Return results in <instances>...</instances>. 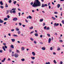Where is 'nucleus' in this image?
<instances>
[{"mask_svg": "<svg viewBox=\"0 0 64 64\" xmlns=\"http://www.w3.org/2000/svg\"><path fill=\"white\" fill-rule=\"evenodd\" d=\"M53 62H54V63H55V64H56V63H57V62H56V60H54L53 61Z\"/></svg>", "mask_w": 64, "mask_h": 64, "instance_id": "nucleus-26", "label": "nucleus"}, {"mask_svg": "<svg viewBox=\"0 0 64 64\" xmlns=\"http://www.w3.org/2000/svg\"><path fill=\"white\" fill-rule=\"evenodd\" d=\"M44 29L45 30H46L47 28V26H44Z\"/></svg>", "mask_w": 64, "mask_h": 64, "instance_id": "nucleus-31", "label": "nucleus"}, {"mask_svg": "<svg viewBox=\"0 0 64 64\" xmlns=\"http://www.w3.org/2000/svg\"><path fill=\"white\" fill-rule=\"evenodd\" d=\"M57 6L58 8H59L60 7V4H58Z\"/></svg>", "mask_w": 64, "mask_h": 64, "instance_id": "nucleus-15", "label": "nucleus"}, {"mask_svg": "<svg viewBox=\"0 0 64 64\" xmlns=\"http://www.w3.org/2000/svg\"><path fill=\"white\" fill-rule=\"evenodd\" d=\"M19 24L20 25V26H21V25H22V24H21V23L20 22L19 23Z\"/></svg>", "mask_w": 64, "mask_h": 64, "instance_id": "nucleus-52", "label": "nucleus"}, {"mask_svg": "<svg viewBox=\"0 0 64 64\" xmlns=\"http://www.w3.org/2000/svg\"><path fill=\"white\" fill-rule=\"evenodd\" d=\"M12 12L13 13H16V10H13L12 11Z\"/></svg>", "mask_w": 64, "mask_h": 64, "instance_id": "nucleus-23", "label": "nucleus"}, {"mask_svg": "<svg viewBox=\"0 0 64 64\" xmlns=\"http://www.w3.org/2000/svg\"><path fill=\"white\" fill-rule=\"evenodd\" d=\"M32 6L33 7H40L41 6V3L39 0H36L34 1V4Z\"/></svg>", "mask_w": 64, "mask_h": 64, "instance_id": "nucleus-1", "label": "nucleus"}, {"mask_svg": "<svg viewBox=\"0 0 64 64\" xmlns=\"http://www.w3.org/2000/svg\"><path fill=\"white\" fill-rule=\"evenodd\" d=\"M13 36L14 37H18V36L16 34H14L13 35Z\"/></svg>", "mask_w": 64, "mask_h": 64, "instance_id": "nucleus-24", "label": "nucleus"}, {"mask_svg": "<svg viewBox=\"0 0 64 64\" xmlns=\"http://www.w3.org/2000/svg\"><path fill=\"white\" fill-rule=\"evenodd\" d=\"M8 35L9 36H11V34H8Z\"/></svg>", "mask_w": 64, "mask_h": 64, "instance_id": "nucleus-64", "label": "nucleus"}, {"mask_svg": "<svg viewBox=\"0 0 64 64\" xmlns=\"http://www.w3.org/2000/svg\"><path fill=\"white\" fill-rule=\"evenodd\" d=\"M4 46L5 48H6V49H7V46Z\"/></svg>", "mask_w": 64, "mask_h": 64, "instance_id": "nucleus-51", "label": "nucleus"}, {"mask_svg": "<svg viewBox=\"0 0 64 64\" xmlns=\"http://www.w3.org/2000/svg\"><path fill=\"white\" fill-rule=\"evenodd\" d=\"M42 37H43V36L42 35H41L40 36V38H42Z\"/></svg>", "mask_w": 64, "mask_h": 64, "instance_id": "nucleus-59", "label": "nucleus"}, {"mask_svg": "<svg viewBox=\"0 0 64 64\" xmlns=\"http://www.w3.org/2000/svg\"><path fill=\"white\" fill-rule=\"evenodd\" d=\"M45 6L47 7V4H42V7H44Z\"/></svg>", "mask_w": 64, "mask_h": 64, "instance_id": "nucleus-2", "label": "nucleus"}, {"mask_svg": "<svg viewBox=\"0 0 64 64\" xmlns=\"http://www.w3.org/2000/svg\"><path fill=\"white\" fill-rule=\"evenodd\" d=\"M59 25V24L58 23H57V24L56 23H54V26H57Z\"/></svg>", "mask_w": 64, "mask_h": 64, "instance_id": "nucleus-4", "label": "nucleus"}, {"mask_svg": "<svg viewBox=\"0 0 64 64\" xmlns=\"http://www.w3.org/2000/svg\"><path fill=\"white\" fill-rule=\"evenodd\" d=\"M62 24H64V20H62Z\"/></svg>", "mask_w": 64, "mask_h": 64, "instance_id": "nucleus-46", "label": "nucleus"}, {"mask_svg": "<svg viewBox=\"0 0 64 64\" xmlns=\"http://www.w3.org/2000/svg\"><path fill=\"white\" fill-rule=\"evenodd\" d=\"M8 2L10 3H11L12 2V0H10Z\"/></svg>", "mask_w": 64, "mask_h": 64, "instance_id": "nucleus-34", "label": "nucleus"}, {"mask_svg": "<svg viewBox=\"0 0 64 64\" xmlns=\"http://www.w3.org/2000/svg\"><path fill=\"white\" fill-rule=\"evenodd\" d=\"M45 64H50V62H46V63Z\"/></svg>", "mask_w": 64, "mask_h": 64, "instance_id": "nucleus-32", "label": "nucleus"}, {"mask_svg": "<svg viewBox=\"0 0 64 64\" xmlns=\"http://www.w3.org/2000/svg\"><path fill=\"white\" fill-rule=\"evenodd\" d=\"M16 31H19V28H16Z\"/></svg>", "mask_w": 64, "mask_h": 64, "instance_id": "nucleus-40", "label": "nucleus"}, {"mask_svg": "<svg viewBox=\"0 0 64 64\" xmlns=\"http://www.w3.org/2000/svg\"><path fill=\"white\" fill-rule=\"evenodd\" d=\"M13 21H17L18 20V18H13L12 19Z\"/></svg>", "mask_w": 64, "mask_h": 64, "instance_id": "nucleus-3", "label": "nucleus"}, {"mask_svg": "<svg viewBox=\"0 0 64 64\" xmlns=\"http://www.w3.org/2000/svg\"><path fill=\"white\" fill-rule=\"evenodd\" d=\"M6 7H8V6L7 5V4H6Z\"/></svg>", "mask_w": 64, "mask_h": 64, "instance_id": "nucleus-33", "label": "nucleus"}, {"mask_svg": "<svg viewBox=\"0 0 64 64\" xmlns=\"http://www.w3.org/2000/svg\"><path fill=\"white\" fill-rule=\"evenodd\" d=\"M50 50H52V47H51L50 48Z\"/></svg>", "mask_w": 64, "mask_h": 64, "instance_id": "nucleus-63", "label": "nucleus"}, {"mask_svg": "<svg viewBox=\"0 0 64 64\" xmlns=\"http://www.w3.org/2000/svg\"><path fill=\"white\" fill-rule=\"evenodd\" d=\"M32 54L33 56H35V53L34 52H32Z\"/></svg>", "mask_w": 64, "mask_h": 64, "instance_id": "nucleus-11", "label": "nucleus"}, {"mask_svg": "<svg viewBox=\"0 0 64 64\" xmlns=\"http://www.w3.org/2000/svg\"><path fill=\"white\" fill-rule=\"evenodd\" d=\"M18 11H21V10H20V9L19 8H18Z\"/></svg>", "mask_w": 64, "mask_h": 64, "instance_id": "nucleus-45", "label": "nucleus"}, {"mask_svg": "<svg viewBox=\"0 0 64 64\" xmlns=\"http://www.w3.org/2000/svg\"><path fill=\"white\" fill-rule=\"evenodd\" d=\"M47 35L48 37H50V34H47Z\"/></svg>", "mask_w": 64, "mask_h": 64, "instance_id": "nucleus-43", "label": "nucleus"}, {"mask_svg": "<svg viewBox=\"0 0 64 64\" xmlns=\"http://www.w3.org/2000/svg\"><path fill=\"white\" fill-rule=\"evenodd\" d=\"M52 19H53V20H55V19H56V18H54V17H52Z\"/></svg>", "mask_w": 64, "mask_h": 64, "instance_id": "nucleus-38", "label": "nucleus"}, {"mask_svg": "<svg viewBox=\"0 0 64 64\" xmlns=\"http://www.w3.org/2000/svg\"><path fill=\"white\" fill-rule=\"evenodd\" d=\"M31 59H32V60H34V59H35V57H31Z\"/></svg>", "mask_w": 64, "mask_h": 64, "instance_id": "nucleus-25", "label": "nucleus"}, {"mask_svg": "<svg viewBox=\"0 0 64 64\" xmlns=\"http://www.w3.org/2000/svg\"><path fill=\"white\" fill-rule=\"evenodd\" d=\"M60 50V48H58L57 49V50L58 51H59V50Z\"/></svg>", "mask_w": 64, "mask_h": 64, "instance_id": "nucleus-39", "label": "nucleus"}, {"mask_svg": "<svg viewBox=\"0 0 64 64\" xmlns=\"http://www.w3.org/2000/svg\"><path fill=\"white\" fill-rule=\"evenodd\" d=\"M42 49L43 50H45V49H46V48L44 47H42Z\"/></svg>", "mask_w": 64, "mask_h": 64, "instance_id": "nucleus-6", "label": "nucleus"}, {"mask_svg": "<svg viewBox=\"0 0 64 64\" xmlns=\"http://www.w3.org/2000/svg\"><path fill=\"white\" fill-rule=\"evenodd\" d=\"M51 38H50L48 40L49 43H50V42H51Z\"/></svg>", "mask_w": 64, "mask_h": 64, "instance_id": "nucleus-10", "label": "nucleus"}, {"mask_svg": "<svg viewBox=\"0 0 64 64\" xmlns=\"http://www.w3.org/2000/svg\"><path fill=\"white\" fill-rule=\"evenodd\" d=\"M11 52H12V50H11L10 49V50L9 52H10V53H11Z\"/></svg>", "mask_w": 64, "mask_h": 64, "instance_id": "nucleus-57", "label": "nucleus"}, {"mask_svg": "<svg viewBox=\"0 0 64 64\" xmlns=\"http://www.w3.org/2000/svg\"><path fill=\"white\" fill-rule=\"evenodd\" d=\"M30 40H31V41H33L34 40V39L33 38H30Z\"/></svg>", "mask_w": 64, "mask_h": 64, "instance_id": "nucleus-19", "label": "nucleus"}, {"mask_svg": "<svg viewBox=\"0 0 64 64\" xmlns=\"http://www.w3.org/2000/svg\"><path fill=\"white\" fill-rule=\"evenodd\" d=\"M22 26H23V27H25V25H24V24H23L22 25Z\"/></svg>", "mask_w": 64, "mask_h": 64, "instance_id": "nucleus-58", "label": "nucleus"}, {"mask_svg": "<svg viewBox=\"0 0 64 64\" xmlns=\"http://www.w3.org/2000/svg\"><path fill=\"white\" fill-rule=\"evenodd\" d=\"M33 2H32L30 4L32 5H33Z\"/></svg>", "mask_w": 64, "mask_h": 64, "instance_id": "nucleus-61", "label": "nucleus"}, {"mask_svg": "<svg viewBox=\"0 0 64 64\" xmlns=\"http://www.w3.org/2000/svg\"><path fill=\"white\" fill-rule=\"evenodd\" d=\"M9 13V11L8 10H7L6 11V14H8Z\"/></svg>", "mask_w": 64, "mask_h": 64, "instance_id": "nucleus-29", "label": "nucleus"}, {"mask_svg": "<svg viewBox=\"0 0 64 64\" xmlns=\"http://www.w3.org/2000/svg\"><path fill=\"white\" fill-rule=\"evenodd\" d=\"M33 27L32 26L31 27H30L29 28V29H30V30L31 29H33Z\"/></svg>", "mask_w": 64, "mask_h": 64, "instance_id": "nucleus-27", "label": "nucleus"}, {"mask_svg": "<svg viewBox=\"0 0 64 64\" xmlns=\"http://www.w3.org/2000/svg\"><path fill=\"white\" fill-rule=\"evenodd\" d=\"M4 20V21H7L8 20V18H5Z\"/></svg>", "mask_w": 64, "mask_h": 64, "instance_id": "nucleus-13", "label": "nucleus"}, {"mask_svg": "<svg viewBox=\"0 0 64 64\" xmlns=\"http://www.w3.org/2000/svg\"><path fill=\"white\" fill-rule=\"evenodd\" d=\"M21 32L20 31H18V34H20V33Z\"/></svg>", "mask_w": 64, "mask_h": 64, "instance_id": "nucleus-30", "label": "nucleus"}, {"mask_svg": "<svg viewBox=\"0 0 64 64\" xmlns=\"http://www.w3.org/2000/svg\"><path fill=\"white\" fill-rule=\"evenodd\" d=\"M0 4H1V5H3V2L2 1H0Z\"/></svg>", "mask_w": 64, "mask_h": 64, "instance_id": "nucleus-18", "label": "nucleus"}, {"mask_svg": "<svg viewBox=\"0 0 64 64\" xmlns=\"http://www.w3.org/2000/svg\"><path fill=\"white\" fill-rule=\"evenodd\" d=\"M25 20L26 22L27 23H28V20H26V19H25Z\"/></svg>", "mask_w": 64, "mask_h": 64, "instance_id": "nucleus-44", "label": "nucleus"}, {"mask_svg": "<svg viewBox=\"0 0 64 64\" xmlns=\"http://www.w3.org/2000/svg\"><path fill=\"white\" fill-rule=\"evenodd\" d=\"M6 60V58H4V59L2 60V62H4L5 61V60Z\"/></svg>", "mask_w": 64, "mask_h": 64, "instance_id": "nucleus-7", "label": "nucleus"}, {"mask_svg": "<svg viewBox=\"0 0 64 64\" xmlns=\"http://www.w3.org/2000/svg\"><path fill=\"white\" fill-rule=\"evenodd\" d=\"M43 19H41L40 20V22H43Z\"/></svg>", "mask_w": 64, "mask_h": 64, "instance_id": "nucleus-14", "label": "nucleus"}, {"mask_svg": "<svg viewBox=\"0 0 64 64\" xmlns=\"http://www.w3.org/2000/svg\"><path fill=\"white\" fill-rule=\"evenodd\" d=\"M59 42H63V40H59Z\"/></svg>", "mask_w": 64, "mask_h": 64, "instance_id": "nucleus-42", "label": "nucleus"}, {"mask_svg": "<svg viewBox=\"0 0 64 64\" xmlns=\"http://www.w3.org/2000/svg\"><path fill=\"white\" fill-rule=\"evenodd\" d=\"M16 10V8H13L12 9V10Z\"/></svg>", "mask_w": 64, "mask_h": 64, "instance_id": "nucleus-41", "label": "nucleus"}, {"mask_svg": "<svg viewBox=\"0 0 64 64\" xmlns=\"http://www.w3.org/2000/svg\"><path fill=\"white\" fill-rule=\"evenodd\" d=\"M11 40L13 42H14V41H15V39H12Z\"/></svg>", "mask_w": 64, "mask_h": 64, "instance_id": "nucleus-17", "label": "nucleus"}, {"mask_svg": "<svg viewBox=\"0 0 64 64\" xmlns=\"http://www.w3.org/2000/svg\"><path fill=\"white\" fill-rule=\"evenodd\" d=\"M4 22V21L3 20H2L1 19H0V23H3Z\"/></svg>", "mask_w": 64, "mask_h": 64, "instance_id": "nucleus-9", "label": "nucleus"}, {"mask_svg": "<svg viewBox=\"0 0 64 64\" xmlns=\"http://www.w3.org/2000/svg\"><path fill=\"white\" fill-rule=\"evenodd\" d=\"M18 54H14V56L15 58H17L18 57Z\"/></svg>", "mask_w": 64, "mask_h": 64, "instance_id": "nucleus-5", "label": "nucleus"}, {"mask_svg": "<svg viewBox=\"0 0 64 64\" xmlns=\"http://www.w3.org/2000/svg\"><path fill=\"white\" fill-rule=\"evenodd\" d=\"M11 60L10 59V58H8V61H10Z\"/></svg>", "mask_w": 64, "mask_h": 64, "instance_id": "nucleus-50", "label": "nucleus"}, {"mask_svg": "<svg viewBox=\"0 0 64 64\" xmlns=\"http://www.w3.org/2000/svg\"><path fill=\"white\" fill-rule=\"evenodd\" d=\"M7 17L8 18H10V16H9V15H8Z\"/></svg>", "mask_w": 64, "mask_h": 64, "instance_id": "nucleus-53", "label": "nucleus"}, {"mask_svg": "<svg viewBox=\"0 0 64 64\" xmlns=\"http://www.w3.org/2000/svg\"><path fill=\"white\" fill-rule=\"evenodd\" d=\"M10 47L12 48V49H14V46L12 44L10 46Z\"/></svg>", "mask_w": 64, "mask_h": 64, "instance_id": "nucleus-8", "label": "nucleus"}, {"mask_svg": "<svg viewBox=\"0 0 64 64\" xmlns=\"http://www.w3.org/2000/svg\"><path fill=\"white\" fill-rule=\"evenodd\" d=\"M10 13H11V14L12 13V10H11L10 11Z\"/></svg>", "mask_w": 64, "mask_h": 64, "instance_id": "nucleus-49", "label": "nucleus"}, {"mask_svg": "<svg viewBox=\"0 0 64 64\" xmlns=\"http://www.w3.org/2000/svg\"><path fill=\"white\" fill-rule=\"evenodd\" d=\"M21 60L22 61H25V59H24V58H22V59H21Z\"/></svg>", "mask_w": 64, "mask_h": 64, "instance_id": "nucleus-28", "label": "nucleus"}, {"mask_svg": "<svg viewBox=\"0 0 64 64\" xmlns=\"http://www.w3.org/2000/svg\"><path fill=\"white\" fill-rule=\"evenodd\" d=\"M29 19H32V16H29Z\"/></svg>", "mask_w": 64, "mask_h": 64, "instance_id": "nucleus-35", "label": "nucleus"}, {"mask_svg": "<svg viewBox=\"0 0 64 64\" xmlns=\"http://www.w3.org/2000/svg\"><path fill=\"white\" fill-rule=\"evenodd\" d=\"M11 31H12V32H13L14 31V29H12L11 30Z\"/></svg>", "mask_w": 64, "mask_h": 64, "instance_id": "nucleus-54", "label": "nucleus"}, {"mask_svg": "<svg viewBox=\"0 0 64 64\" xmlns=\"http://www.w3.org/2000/svg\"><path fill=\"white\" fill-rule=\"evenodd\" d=\"M2 52H3V50H0V53H2Z\"/></svg>", "mask_w": 64, "mask_h": 64, "instance_id": "nucleus-56", "label": "nucleus"}, {"mask_svg": "<svg viewBox=\"0 0 64 64\" xmlns=\"http://www.w3.org/2000/svg\"><path fill=\"white\" fill-rule=\"evenodd\" d=\"M34 44H36L37 43V42H36L35 40L34 41Z\"/></svg>", "mask_w": 64, "mask_h": 64, "instance_id": "nucleus-47", "label": "nucleus"}, {"mask_svg": "<svg viewBox=\"0 0 64 64\" xmlns=\"http://www.w3.org/2000/svg\"><path fill=\"white\" fill-rule=\"evenodd\" d=\"M16 52L17 53H20V52H19V51L18 50H16Z\"/></svg>", "mask_w": 64, "mask_h": 64, "instance_id": "nucleus-37", "label": "nucleus"}, {"mask_svg": "<svg viewBox=\"0 0 64 64\" xmlns=\"http://www.w3.org/2000/svg\"><path fill=\"white\" fill-rule=\"evenodd\" d=\"M63 64V62L62 61H61L60 63V64Z\"/></svg>", "mask_w": 64, "mask_h": 64, "instance_id": "nucleus-60", "label": "nucleus"}, {"mask_svg": "<svg viewBox=\"0 0 64 64\" xmlns=\"http://www.w3.org/2000/svg\"><path fill=\"white\" fill-rule=\"evenodd\" d=\"M54 14H58V12H54Z\"/></svg>", "mask_w": 64, "mask_h": 64, "instance_id": "nucleus-48", "label": "nucleus"}, {"mask_svg": "<svg viewBox=\"0 0 64 64\" xmlns=\"http://www.w3.org/2000/svg\"><path fill=\"white\" fill-rule=\"evenodd\" d=\"M25 49V48L24 47H22V51H23Z\"/></svg>", "mask_w": 64, "mask_h": 64, "instance_id": "nucleus-16", "label": "nucleus"}, {"mask_svg": "<svg viewBox=\"0 0 64 64\" xmlns=\"http://www.w3.org/2000/svg\"><path fill=\"white\" fill-rule=\"evenodd\" d=\"M46 30H50V28H49V27H48L47 28Z\"/></svg>", "mask_w": 64, "mask_h": 64, "instance_id": "nucleus-21", "label": "nucleus"}, {"mask_svg": "<svg viewBox=\"0 0 64 64\" xmlns=\"http://www.w3.org/2000/svg\"><path fill=\"white\" fill-rule=\"evenodd\" d=\"M16 3H17V2H16V1H15L13 2L14 4H16Z\"/></svg>", "mask_w": 64, "mask_h": 64, "instance_id": "nucleus-22", "label": "nucleus"}, {"mask_svg": "<svg viewBox=\"0 0 64 64\" xmlns=\"http://www.w3.org/2000/svg\"><path fill=\"white\" fill-rule=\"evenodd\" d=\"M45 22H44L43 24V26H44V25H45Z\"/></svg>", "mask_w": 64, "mask_h": 64, "instance_id": "nucleus-55", "label": "nucleus"}, {"mask_svg": "<svg viewBox=\"0 0 64 64\" xmlns=\"http://www.w3.org/2000/svg\"><path fill=\"white\" fill-rule=\"evenodd\" d=\"M18 14H19V15H18L19 16H20V15H21V14H20V13L19 12L18 13Z\"/></svg>", "mask_w": 64, "mask_h": 64, "instance_id": "nucleus-62", "label": "nucleus"}, {"mask_svg": "<svg viewBox=\"0 0 64 64\" xmlns=\"http://www.w3.org/2000/svg\"><path fill=\"white\" fill-rule=\"evenodd\" d=\"M2 49H3L4 51H6V50L5 49V48H4V46H2Z\"/></svg>", "mask_w": 64, "mask_h": 64, "instance_id": "nucleus-20", "label": "nucleus"}, {"mask_svg": "<svg viewBox=\"0 0 64 64\" xmlns=\"http://www.w3.org/2000/svg\"><path fill=\"white\" fill-rule=\"evenodd\" d=\"M0 8L2 9H3V8H4V6H0Z\"/></svg>", "mask_w": 64, "mask_h": 64, "instance_id": "nucleus-36", "label": "nucleus"}, {"mask_svg": "<svg viewBox=\"0 0 64 64\" xmlns=\"http://www.w3.org/2000/svg\"><path fill=\"white\" fill-rule=\"evenodd\" d=\"M34 35L35 36H36V37H37L38 36V34L37 33L35 34H34Z\"/></svg>", "mask_w": 64, "mask_h": 64, "instance_id": "nucleus-12", "label": "nucleus"}]
</instances>
